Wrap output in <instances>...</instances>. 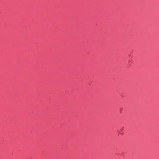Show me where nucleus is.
Returning a JSON list of instances; mask_svg holds the SVG:
<instances>
[{"instance_id": "1", "label": "nucleus", "mask_w": 159, "mask_h": 159, "mask_svg": "<svg viewBox=\"0 0 159 159\" xmlns=\"http://www.w3.org/2000/svg\"><path fill=\"white\" fill-rule=\"evenodd\" d=\"M120 111H122V108H120Z\"/></svg>"}]
</instances>
